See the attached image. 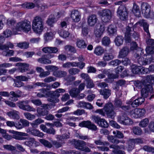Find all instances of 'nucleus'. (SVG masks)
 <instances>
[{
    "label": "nucleus",
    "mask_w": 154,
    "mask_h": 154,
    "mask_svg": "<svg viewBox=\"0 0 154 154\" xmlns=\"http://www.w3.org/2000/svg\"><path fill=\"white\" fill-rule=\"evenodd\" d=\"M70 17L73 22H78L81 20V14L78 11L74 10L72 11Z\"/></svg>",
    "instance_id": "nucleus-16"
},
{
    "label": "nucleus",
    "mask_w": 154,
    "mask_h": 154,
    "mask_svg": "<svg viewBox=\"0 0 154 154\" xmlns=\"http://www.w3.org/2000/svg\"><path fill=\"white\" fill-rule=\"evenodd\" d=\"M99 14L101 17L102 20L104 23L109 22L112 17V12L111 11L107 9L100 11Z\"/></svg>",
    "instance_id": "nucleus-4"
},
{
    "label": "nucleus",
    "mask_w": 154,
    "mask_h": 154,
    "mask_svg": "<svg viewBox=\"0 0 154 154\" xmlns=\"http://www.w3.org/2000/svg\"><path fill=\"white\" fill-rule=\"evenodd\" d=\"M56 21V19L54 16L50 17L46 21L47 23L49 26H52V24Z\"/></svg>",
    "instance_id": "nucleus-56"
},
{
    "label": "nucleus",
    "mask_w": 154,
    "mask_h": 154,
    "mask_svg": "<svg viewBox=\"0 0 154 154\" xmlns=\"http://www.w3.org/2000/svg\"><path fill=\"white\" fill-rule=\"evenodd\" d=\"M26 132L29 134L32 135H39L41 134L38 130L30 128H28L26 130Z\"/></svg>",
    "instance_id": "nucleus-39"
},
{
    "label": "nucleus",
    "mask_w": 154,
    "mask_h": 154,
    "mask_svg": "<svg viewBox=\"0 0 154 154\" xmlns=\"http://www.w3.org/2000/svg\"><path fill=\"white\" fill-rule=\"evenodd\" d=\"M146 43L149 46L146 49L147 54H151L154 53V40L152 39H149L146 41Z\"/></svg>",
    "instance_id": "nucleus-15"
},
{
    "label": "nucleus",
    "mask_w": 154,
    "mask_h": 154,
    "mask_svg": "<svg viewBox=\"0 0 154 154\" xmlns=\"http://www.w3.org/2000/svg\"><path fill=\"white\" fill-rule=\"evenodd\" d=\"M23 115L25 118L29 120H32L35 119V116L29 112H25Z\"/></svg>",
    "instance_id": "nucleus-46"
},
{
    "label": "nucleus",
    "mask_w": 154,
    "mask_h": 154,
    "mask_svg": "<svg viewBox=\"0 0 154 154\" xmlns=\"http://www.w3.org/2000/svg\"><path fill=\"white\" fill-rule=\"evenodd\" d=\"M144 100L145 99L144 98L140 97L136 99L133 102H132V100H130L127 102V103L128 104H131L133 107H135L142 104L144 101Z\"/></svg>",
    "instance_id": "nucleus-20"
},
{
    "label": "nucleus",
    "mask_w": 154,
    "mask_h": 154,
    "mask_svg": "<svg viewBox=\"0 0 154 154\" xmlns=\"http://www.w3.org/2000/svg\"><path fill=\"white\" fill-rule=\"evenodd\" d=\"M44 122V120L41 118H38L30 123L32 127H35L40 124Z\"/></svg>",
    "instance_id": "nucleus-45"
},
{
    "label": "nucleus",
    "mask_w": 154,
    "mask_h": 154,
    "mask_svg": "<svg viewBox=\"0 0 154 154\" xmlns=\"http://www.w3.org/2000/svg\"><path fill=\"white\" fill-rule=\"evenodd\" d=\"M39 92L37 94V96L39 97H46L48 96V92L46 88H42L39 90Z\"/></svg>",
    "instance_id": "nucleus-31"
},
{
    "label": "nucleus",
    "mask_w": 154,
    "mask_h": 154,
    "mask_svg": "<svg viewBox=\"0 0 154 154\" xmlns=\"http://www.w3.org/2000/svg\"><path fill=\"white\" fill-rule=\"evenodd\" d=\"M114 107L111 103H108L106 104L103 108V109L105 114L109 118H112L115 115L114 111Z\"/></svg>",
    "instance_id": "nucleus-6"
},
{
    "label": "nucleus",
    "mask_w": 154,
    "mask_h": 154,
    "mask_svg": "<svg viewBox=\"0 0 154 154\" xmlns=\"http://www.w3.org/2000/svg\"><path fill=\"white\" fill-rule=\"evenodd\" d=\"M98 19L97 16L95 14H91L87 18L88 25L90 26H94L97 23Z\"/></svg>",
    "instance_id": "nucleus-17"
},
{
    "label": "nucleus",
    "mask_w": 154,
    "mask_h": 154,
    "mask_svg": "<svg viewBox=\"0 0 154 154\" xmlns=\"http://www.w3.org/2000/svg\"><path fill=\"white\" fill-rule=\"evenodd\" d=\"M17 66H20L19 68L20 71L21 72H24L28 70L29 65L25 63H18L16 64Z\"/></svg>",
    "instance_id": "nucleus-24"
},
{
    "label": "nucleus",
    "mask_w": 154,
    "mask_h": 154,
    "mask_svg": "<svg viewBox=\"0 0 154 154\" xmlns=\"http://www.w3.org/2000/svg\"><path fill=\"white\" fill-rule=\"evenodd\" d=\"M135 143L133 139H131L128 141V151H132L134 148Z\"/></svg>",
    "instance_id": "nucleus-44"
},
{
    "label": "nucleus",
    "mask_w": 154,
    "mask_h": 154,
    "mask_svg": "<svg viewBox=\"0 0 154 154\" xmlns=\"http://www.w3.org/2000/svg\"><path fill=\"white\" fill-rule=\"evenodd\" d=\"M141 9L142 13L144 14L146 18L149 17L150 15L151 7L146 2L141 3Z\"/></svg>",
    "instance_id": "nucleus-9"
},
{
    "label": "nucleus",
    "mask_w": 154,
    "mask_h": 154,
    "mask_svg": "<svg viewBox=\"0 0 154 154\" xmlns=\"http://www.w3.org/2000/svg\"><path fill=\"white\" fill-rule=\"evenodd\" d=\"M7 115L11 119L18 120L20 118L19 112L16 110H13L7 113Z\"/></svg>",
    "instance_id": "nucleus-21"
},
{
    "label": "nucleus",
    "mask_w": 154,
    "mask_h": 154,
    "mask_svg": "<svg viewBox=\"0 0 154 154\" xmlns=\"http://www.w3.org/2000/svg\"><path fill=\"white\" fill-rule=\"evenodd\" d=\"M33 3H26L22 5L23 8H25L32 9L35 7H38L39 5L40 1L39 0H34Z\"/></svg>",
    "instance_id": "nucleus-18"
},
{
    "label": "nucleus",
    "mask_w": 154,
    "mask_h": 154,
    "mask_svg": "<svg viewBox=\"0 0 154 154\" xmlns=\"http://www.w3.org/2000/svg\"><path fill=\"white\" fill-rule=\"evenodd\" d=\"M129 52V49L127 46L124 47L119 52L118 57L119 58H124L128 54Z\"/></svg>",
    "instance_id": "nucleus-22"
},
{
    "label": "nucleus",
    "mask_w": 154,
    "mask_h": 154,
    "mask_svg": "<svg viewBox=\"0 0 154 154\" xmlns=\"http://www.w3.org/2000/svg\"><path fill=\"white\" fill-rule=\"evenodd\" d=\"M60 35L64 38H66L68 37L69 35V33L66 31H59L58 32Z\"/></svg>",
    "instance_id": "nucleus-59"
},
{
    "label": "nucleus",
    "mask_w": 154,
    "mask_h": 154,
    "mask_svg": "<svg viewBox=\"0 0 154 154\" xmlns=\"http://www.w3.org/2000/svg\"><path fill=\"white\" fill-rule=\"evenodd\" d=\"M154 65H152L149 66V69L145 68L141 66L140 72L143 74H146L149 73L150 72L149 69L151 67H154Z\"/></svg>",
    "instance_id": "nucleus-58"
},
{
    "label": "nucleus",
    "mask_w": 154,
    "mask_h": 154,
    "mask_svg": "<svg viewBox=\"0 0 154 154\" xmlns=\"http://www.w3.org/2000/svg\"><path fill=\"white\" fill-rule=\"evenodd\" d=\"M137 113H138V118H140V117H142L143 116L145 113L146 111L145 110L143 109H139L137 108Z\"/></svg>",
    "instance_id": "nucleus-57"
},
{
    "label": "nucleus",
    "mask_w": 154,
    "mask_h": 154,
    "mask_svg": "<svg viewBox=\"0 0 154 154\" xmlns=\"http://www.w3.org/2000/svg\"><path fill=\"white\" fill-rule=\"evenodd\" d=\"M40 142L43 144L45 146L48 147L49 148L51 147L52 146V144L48 141L44 139H41L40 140Z\"/></svg>",
    "instance_id": "nucleus-55"
},
{
    "label": "nucleus",
    "mask_w": 154,
    "mask_h": 154,
    "mask_svg": "<svg viewBox=\"0 0 154 154\" xmlns=\"http://www.w3.org/2000/svg\"><path fill=\"white\" fill-rule=\"evenodd\" d=\"M139 35L134 30L133 28L131 29V28L129 26L126 27V31L125 33V39L127 43H130L134 38L135 40H137L139 38Z\"/></svg>",
    "instance_id": "nucleus-2"
},
{
    "label": "nucleus",
    "mask_w": 154,
    "mask_h": 154,
    "mask_svg": "<svg viewBox=\"0 0 154 154\" xmlns=\"http://www.w3.org/2000/svg\"><path fill=\"white\" fill-rule=\"evenodd\" d=\"M114 55L112 52L106 51L104 53L103 60L104 61H108L114 58Z\"/></svg>",
    "instance_id": "nucleus-23"
},
{
    "label": "nucleus",
    "mask_w": 154,
    "mask_h": 154,
    "mask_svg": "<svg viewBox=\"0 0 154 154\" xmlns=\"http://www.w3.org/2000/svg\"><path fill=\"white\" fill-rule=\"evenodd\" d=\"M80 91L77 88H72L69 91V93L71 97H76L80 93Z\"/></svg>",
    "instance_id": "nucleus-32"
},
{
    "label": "nucleus",
    "mask_w": 154,
    "mask_h": 154,
    "mask_svg": "<svg viewBox=\"0 0 154 154\" xmlns=\"http://www.w3.org/2000/svg\"><path fill=\"white\" fill-rule=\"evenodd\" d=\"M117 14L120 18L123 20H126L128 17V13L126 7L124 5H121L118 8Z\"/></svg>",
    "instance_id": "nucleus-7"
},
{
    "label": "nucleus",
    "mask_w": 154,
    "mask_h": 154,
    "mask_svg": "<svg viewBox=\"0 0 154 154\" xmlns=\"http://www.w3.org/2000/svg\"><path fill=\"white\" fill-rule=\"evenodd\" d=\"M130 116L134 118H138L137 108L134 109L130 112Z\"/></svg>",
    "instance_id": "nucleus-50"
},
{
    "label": "nucleus",
    "mask_w": 154,
    "mask_h": 154,
    "mask_svg": "<svg viewBox=\"0 0 154 154\" xmlns=\"http://www.w3.org/2000/svg\"><path fill=\"white\" fill-rule=\"evenodd\" d=\"M149 122V120L148 119L145 118L144 119H143L140 122L139 125V126L142 127H146Z\"/></svg>",
    "instance_id": "nucleus-49"
},
{
    "label": "nucleus",
    "mask_w": 154,
    "mask_h": 154,
    "mask_svg": "<svg viewBox=\"0 0 154 154\" xmlns=\"http://www.w3.org/2000/svg\"><path fill=\"white\" fill-rule=\"evenodd\" d=\"M74 143L75 147L80 150H83V146H84L85 145L84 142L81 140H74Z\"/></svg>",
    "instance_id": "nucleus-30"
},
{
    "label": "nucleus",
    "mask_w": 154,
    "mask_h": 154,
    "mask_svg": "<svg viewBox=\"0 0 154 154\" xmlns=\"http://www.w3.org/2000/svg\"><path fill=\"white\" fill-rule=\"evenodd\" d=\"M78 106L88 109H92L93 107L90 103L83 101L79 102L78 103Z\"/></svg>",
    "instance_id": "nucleus-26"
},
{
    "label": "nucleus",
    "mask_w": 154,
    "mask_h": 154,
    "mask_svg": "<svg viewBox=\"0 0 154 154\" xmlns=\"http://www.w3.org/2000/svg\"><path fill=\"white\" fill-rule=\"evenodd\" d=\"M143 149L145 151L148 152H151L152 153H154V148L153 147L145 146H143Z\"/></svg>",
    "instance_id": "nucleus-64"
},
{
    "label": "nucleus",
    "mask_w": 154,
    "mask_h": 154,
    "mask_svg": "<svg viewBox=\"0 0 154 154\" xmlns=\"http://www.w3.org/2000/svg\"><path fill=\"white\" fill-rule=\"evenodd\" d=\"M133 12L135 15L139 17L140 15V13L139 7L135 3L134 4Z\"/></svg>",
    "instance_id": "nucleus-35"
},
{
    "label": "nucleus",
    "mask_w": 154,
    "mask_h": 154,
    "mask_svg": "<svg viewBox=\"0 0 154 154\" xmlns=\"http://www.w3.org/2000/svg\"><path fill=\"white\" fill-rule=\"evenodd\" d=\"M44 25V21L41 17H35L32 22V28L35 32L40 34L42 32Z\"/></svg>",
    "instance_id": "nucleus-1"
},
{
    "label": "nucleus",
    "mask_w": 154,
    "mask_h": 154,
    "mask_svg": "<svg viewBox=\"0 0 154 154\" xmlns=\"http://www.w3.org/2000/svg\"><path fill=\"white\" fill-rule=\"evenodd\" d=\"M136 25H139L140 26H143V27L144 30L147 33V37L148 38H150V34L149 31V25L145 20H140L139 22L137 23L135 25H134V28L136 27Z\"/></svg>",
    "instance_id": "nucleus-14"
},
{
    "label": "nucleus",
    "mask_w": 154,
    "mask_h": 154,
    "mask_svg": "<svg viewBox=\"0 0 154 154\" xmlns=\"http://www.w3.org/2000/svg\"><path fill=\"white\" fill-rule=\"evenodd\" d=\"M98 125L102 127H104L105 128H107L109 125L107 122L104 119H102L100 122L99 123Z\"/></svg>",
    "instance_id": "nucleus-53"
},
{
    "label": "nucleus",
    "mask_w": 154,
    "mask_h": 154,
    "mask_svg": "<svg viewBox=\"0 0 154 154\" xmlns=\"http://www.w3.org/2000/svg\"><path fill=\"white\" fill-rule=\"evenodd\" d=\"M45 69L48 71L50 72H56V71L58 69L57 67L53 65H48L45 66Z\"/></svg>",
    "instance_id": "nucleus-43"
},
{
    "label": "nucleus",
    "mask_w": 154,
    "mask_h": 154,
    "mask_svg": "<svg viewBox=\"0 0 154 154\" xmlns=\"http://www.w3.org/2000/svg\"><path fill=\"white\" fill-rule=\"evenodd\" d=\"M118 120L120 123L125 125H132L133 123V121L131 119L125 115L119 116Z\"/></svg>",
    "instance_id": "nucleus-12"
},
{
    "label": "nucleus",
    "mask_w": 154,
    "mask_h": 154,
    "mask_svg": "<svg viewBox=\"0 0 154 154\" xmlns=\"http://www.w3.org/2000/svg\"><path fill=\"white\" fill-rule=\"evenodd\" d=\"M29 102V101L28 100L25 101H19L17 103V105L19 107L23 110L24 107H25L26 104H28Z\"/></svg>",
    "instance_id": "nucleus-41"
},
{
    "label": "nucleus",
    "mask_w": 154,
    "mask_h": 154,
    "mask_svg": "<svg viewBox=\"0 0 154 154\" xmlns=\"http://www.w3.org/2000/svg\"><path fill=\"white\" fill-rule=\"evenodd\" d=\"M23 110L28 112H35V108L28 104H26V105H25V107H24Z\"/></svg>",
    "instance_id": "nucleus-61"
},
{
    "label": "nucleus",
    "mask_w": 154,
    "mask_h": 154,
    "mask_svg": "<svg viewBox=\"0 0 154 154\" xmlns=\"http://www.w3.org/2000/svg\"><path fill=\"white\" fill-rule=\"evenodd\" d=\"M3 137L7 140H10L12 138L15 139L16 140H21L27 139L29 140V141L26 142V143H29V144H30L31 143L32 144L34 142V140L33 139L31 138L24 137H23L22 135H13V136H12L11 135H3Z\"/></svg>",
    "instance_id": "nucleus-8"
},
{
    "label": "nucleus",
    "mask_w": 154,
    "mask_h": 154,
    "mask_svg": "<svg viewBox=\"0 0 154 154\" xmlns=\"http://www.w3.org/2000/svg\"><path fill=\"white\" fill-rule=\"evenodd\" d=\"M80 70L76 68H71L68 70L69 73L72 75H75L79 73Z\"/></svg>",
    "instance_id": "nucleus-48"
},
{
    "label": "nucleus",
    "mask_w": 154,
    "mask_h": 154,
    "mask_svg": "<svg viewBox=\"0 0 154 154\" xmlns=\"http://www.w3.org/2000/svg\"><path fill=\"white\" fill-rule=\"evenodd\" d=\"M56 80V78L52 76H49L46 77L44 80V81L46 83H49L52 82Z\"/></svg>",
    "instance_id": "nucleus-60"
},
{
    "label": "nucleus",
    "mask_w": 154,
    "mask_h": 154,
    "mask_svg": "<svg viewBox=\"0 0 154 154\" xmlns=\"http://www.w3.org/2000/svg\"><path fill=\"white\" fill-rule=\"evenodd\" d=\"M55 34L56 32L54 31H51L45 34L44 35V39L45 41L47 42L51 40Z\"/></svg>",
    "instance_id": "nucleus-27"
},
{
    "label": "nucleus",
    "mask_w": 154,
    "mask_h": 154,
    "mask_svg": "<svg viewBox=\"0 0 154 154\" xmlns=\"http://www.w3.org/2000/svg\"><path fill=\"white\" fill-rule=\"evenodd\" d=\"M79 126L81 127H85L94 131H96L97 129V126L89 121L82 122L79 124Z\"/></svg>",
    "instance_id": "nucleus-13"
},
{
    "label": "nucleus",
    "mask_w": 154,
    "mask_h": 154,
    "mask_svg": "<svg viewBox=\"0 0 154 154\" xmlns=\"http://www.w3.org/2000/svg\"><path fill=\"white\" fill-rule=\"evenodd\" d=\"M110 41L109 38L107 36H104L102 40V42L103 45H108L110 43Z\"/></svg>",
    "instance_id": "nucleus-52"
},
{
    "label": "nucleus",
    "mask_w": 154,
    "mask_h": 154,
    "mask_svg": "<svg viewBox=\"0 0 154 154\" xmlns=\"http://www.w3.org/2000/svg\"><path fill=\"white\" fill-rule=\"evenodd\" d=\"M37 111L38 115L40 116H45L48 114V111L46 109L38 107Z\"/></svg>",
    "instance_id": "nucleus-37"
},
{
    "label": "nucleus",
    "mask_w": 154,
    "mask_h": 154,
    "mask_svg": "<svg viewBox=\"0 0 154 154\" xmlns=\"http://www.w3.org/2000/svg\"><path fill=\"white\" fill-rule=\"evenodd\" d=\"M12 32L9 29H7L3 32V34L5 38L10 37L12 34Z\"/></svg>",
    "instance_id": "nucleus-63"
},
{
    "label": "nucleus",
    "mask_w": 154,
    "mask_h": 154,
    "mask_svg": "<svg viewBox=\"0 0 154 154\" xmlns=\"http://www.w3.org/2000/svg\"><path fill=\"white\" fill-rule=\"evenodd\" d=\"M115 43L118 46H120L123 44V38L122 36H118L115 38Z\"/></svg>",
    "instance_id": "nucleus-42"
},
{
    "label": "nucleus",
    "mask_w": 154,
    "mask_h": 154,
    "mask_svg": "<svg viewBox=\"0 0 154 154\" xmlns=\"http://www.w3.org/2000/svg\"><path fill=\"white\" fill-rule=\"evenodd\" d=\"M123 135H115L113 136L112 135H109L108 137V140L112 143H119L120 141L117 139V138H123Z\"/></svg>",
    "instance_id": "nucleus-25"
},
{
    "label": "nucleus",
    "mask_w": 154,
    "mask_h": 154,
    "mask_svg": "<svg viewBox=\"0 0 154 154\" xmlns=\"http://www.w3.org/2000/svg\"><path fill=\"white\" fill-rule=\"evenodd\" d=\"M100 94L103 96V98L107 99L111 95V91L108 89H104L100 90Z\"/></svg>",
    "instance_id": "nucleus-28"
},
{
    "label": "nucleus",
    "mask_w": 154,
    "mask_h": 154,
    "mask_svg": "<svg viewBox=\"0 0 154 154\" xmlns=\"http://www.w3.org/2000/svg\"><path fill=\"white\" fill-rule=\"evenodd\" d=\"M140 66H138L133 65L132 67V71L134 74H138L139 72H140Z\"/></svg>",
    "instance_id": "nucleus-54"
},
{
    "label": "nucleus",
    "mask_w": 154,
    "mask_h": 154,
    "mask_svg": "<svg viewBox=\"0 0 154 154\" xmlns=\"http://www.w3.org/2000/svg\"><path fill=\"white\" fill-rule=\"evenodd\" d=\"M76 45L78 48L81 49L86 48L87 46V44L84 40L79 38L77 39Z\"/></svg>",
    "instance_id": "nucleus-29"
},
{
    "label": "nucleus",
    "mask_w": 154,
    "mask_h": 154,
    "mask_svg": "<svg viewBox=\"0 0 154 154\" xmlns=\"http://www.w3.org/2000/svg\"><path fill=\"white\" fill-rule=\"evenodd\" d=\"M46 55L42 56L37 60V61L41 63L49 64L51 63V60L45 57Z\"/></svg>",
    "instance_id": "nucleus-33"
},
{
    "label": "nucleus",
    "mask_w": 154,
    "mask_h": 154,
    "mask_svg": "<svg viewBox=\"0 0 154 154\" xmlns=\"http://www.w3.org/2000/svg\"><path fill=\"white\" fill-rule=\"evenodd\" d=\"M125 81L123 80H120L116 82V86L115 87L116 89L117 90H118L119 89V86H122L125 84Z\"/></svg>",
    "instance_id": "nucleus-51"
},
{
    "label": "nucleus",
    "mask_w": 154,
    "mask_h": 154,
    "mask_svg": "<svg viewBox=\"0 0 154 154\" xmlns=\"http://www.w3.org/2000/svg\"><path fill=\"white\" fill-rule=\"evenodd\" d=\"M29 122L28 120L24 119H21L16 124L15 127L18 129H22L24 127L29 126Z\"/></svg>",
    "instance_id": "nucleus-19"
},
{
    "label": "nucleus",
    "mask_w": 154,
    "mask_h": 154,
    "mask_svg": "<svg viewBox=\"0 0 154 154\" xmlns=\"http://www.w3.org/2000/svg\"><path fill=\"white\" fill-rule=\"evenodd\" d=\"M16 29L18 31L23 30L26 32H28L31 29V25L26 20L22 21L17 23Z\"/></svg>",
    "instance_id": "nucleus-5"
},
{
    "label": "nucleus",
    "mask_w": 154,
    "mask_h": 154,
    "mask_svg": "<svg viewBox=\"0 0 154 154\" xmlns=\"http://www.w3.org/2000/svg\"><path fill=\"white\" fill-rule=\"evenodd\" d=\"M146 80L149 83L154 85V76L153 75H148L147 76Z\"/></svg>",
    "instance_id": "nucleus-62"
},
{
    "label": "nucleus",
    "mask_w": 154,
    "mask_h": 154,
    "mask_svg": "<svg viewBox=\"0 0 154 154\" xmlns=\"http://www.w3.org/2000/svg\"><path fill=\"white\" fill-rule=\"evenodd\" d=\"M29 45L28 42H24L17 43V46L21 49H26L29 48Z\"/></svg>",
    "instance_id": "nucleus-38"
},
{
    "label": "nucleus",
    "mask_w": 154,
    "mask_h": 154,
    "mask_svg": "<svg viewBox=\"0 0 154 154\" xmlns=\"http://www.w3.org/2000/svg\"><path fill=\"white\" fill-rule=\"evenodd\" d=\"M104 53V48L100 46L97 47L94 49V53L97 56H101Z\"/></svg>",
    "instance_id": "nucleus-34"
},
{
    "label": "nucleus",
    "mask_w": 154,
    "mask_h": 154,
    "mask_svg": "<svg viewBox=\"0 0 154 154\" xmlns=\"http://www.w3.org/2000/svg\"><path fill=\"white\" fill-rule=\"evenodd\" d=\"M67 72L63 71H58L54 72L53 73V75L59 78H62L66 76L67 75Z\"/></svg>",
    "instance_id": "nucleus-36"
},
{
    "label": "nucleus",
    "mask_w": 154,
    "mask_h": 154,
    "mask_svg": "<svg viewBox=\"0 0 154 154\" xmlns=\"http://www.w3.org/2000/svg\"><path fill=\"white\" fill-rule=\"evenodd\" d=\"M132 132L135 135H141L142 134L143 132L141 128L139 127H134L132 129Z\"/></svg>",
    "instance_id": "nucleus-40"
},
{
    "label": "nucleus",
    "mask_w": 154,
    "mask_h": 154,
    "mask_svg": "<svg viewBox=\"0 0 154 154\" xmlns=\"http://www.w3.org/2000/svg\"><path fill=\"white\" fill-rule=\"evenodd\" d=\"M153 88L150 84H147L144 86L141 91V95L143 98L147 97L149 94L152 93Z\"/></svg>",
    "instance_id": "nucleus-10"
},
{
    "label": "nucleus",
    "mask_w": 154,
    "mask_h": 154,
    "mask_svg": "<svg viewBox=\"0 0 154 154\" xmlns=\"http://www.w3.org/2000/svg\"><path fill=\"white\" fill-rule=\"evenodd\" d=\"M143 53L142 50L138 51L135 54V57L136 58H139L138 59V62L141 65H145L150 64L152 61V56L148 55L146 56V58L143 57Z\"/></svg>",
    "instance_id": "nucleus-3"
},
{
    "label": "nucleus",
    "mask_w": 154,
    "mask_h": 154,
    "mask_svg": "<svg viewBox=\"0 0 154 154\" xmlns=\"http://www.w3.org/2000/svg\"><path fill=\"white\" fill-rule=\"evenodd\" d=\"M107 31L110 34H113L116 32V30L115 25H109L108 27Z\"/></svg>",
    "instance_id": "nucleus-47"
},
{
    "label": "nucleus",
    "mask_w": 154,
    "mask_h": 154,
    "mask_svg": "<svg viewBox=\"0 0 154 154\" xmlns=\"http://www.w3.org/2000/svg\"><path fill=\"white\" fill-rule=\"evenodd\" d=\"M105 26L104 24H100L95 29L94 34L95 37L97 38H100L103 34L105 31Z\"/></svg>",
    "instance_id": "nucleus-11"
}]
</instances>
